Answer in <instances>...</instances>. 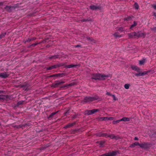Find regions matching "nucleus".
I'll return each instance as SVG.
<instances>
[{
    "instance_id": "24",
    "label": "nucleus",
    "mask_w": 156,
    "mask_h": 156,
    "mask_svg": "<svg viewBox=\"0 0 156 156\" xmlns=\"http://www.w3.org/2000/svg\"><path fill=\"white\" fill-rule=\"evenodd\" d=\"M120 120L121 121H130V119L128 118L124 117H123L122 119H120Z\"/></svg>"
},
{
    "instance_id": "58",
    "label": "nucleus",
    "mask_w": 156,
    "mask_h": 156,
    "mask_svg": "<svg viewBox=\"0 0 156 156\" xmlns=\"http://www.w3.org/2000/svg\"><path fill=\"white\" fill-rule=\"evenodd\" d=\"M2 4V3L1 2H0V5H1Z\"/></svg>"
},
{
    "instance_id": "50",
    "label": "nucleus",
    "mask_w": 156,
    "mask_h": 156,
    "mask_svg": "<svg viewBox=\"0 0 156 156\" xmlns=\"http://www.w3.org/2000/svg\"><path fill=\"white\" fill-rule=\"evenodd\" d=\"M55 77V74L51 75L49 76V77Z\"/></svg>"
},
{
    "instance_id": "1",
    "label": "nucleus",
    "mask_w": 156,
    "mask_h": 156,
    "mask_svg": "<svg viewBox=\"0 0 156 156\" xmlns=\"http://www.w3.org/2000/svg\"><path fill=\"white\" fill-rule=\"evenodd\" d=\"M92 79L97 80H103L105 79L106 77H108V75H105L104 74L96 73H93L91 75Z\"/></svg>"
},
{
    "instance_id": "49",
    "label": "nucleus",
    "mask_w": 156,
    "mask_h": 156,
    "mask_svg": "<svg viewBox=\"0 0 156 156\" xmlns=\"http://www.w3.org/2000/svg\"><path fill=\"white\" fill-rule=\"evenodd\" d=\"M135 145H134V143L130 145V147H135Z\"/></svg>"
},
{
    "instance_id": "6",
    "label": "nucleus",
    "mask_w": 156,
    "mask_h": 156,
    "mask_svg": "<svg viewBox=\"0 0 156 156\" xmlns=\"http://www.w3.org/2000/svg\"><path fill=\"white\" fill-rule=\"evenodd\" d=\"M149 72V71H144L143 72H138V73H136L135 74V76H143L147 74V73Z\"/></svg>"
},
{
    "instance_id": "53",
    "label": "nucleus",
    "mask_w": 156,
    "mask_h": 156,
    "mask_svg": "<svg viewBox=\"0 0 156 156\" xmlns=\"http://www.w3.org/2000/svg\"><path fill=\"white\" fill-rule=\"evenodd\" d=\"M134 140H138V138L137 137H135L134 138Z\"/></svg>"
},
{
    "instance_id": "22",
    "label": "nucleus",
    "mask_w": 156,
    "mask_h": 156,
    "mask_svg": "<svg viewBox=\"0 0 156 156\" xmlns=\"http://www.w3.org/2000/svg\"><path fill=\"white\" fill-rule=\"evenodd\" d=\"M64 73H59L57 74H55V76L56 77H62L65 76Z\"/></svg>"
},
{
    "instance_id": "7",
    "label": "nucleus",
    "mask_w": 156,
    "mask_h": 156,
    "mask_svg": "<svg viewBox=\"0 0 156 156\" xmlns=\"http://www.w3.org/2000/svg\"><path fill=\"white\" fill-rule=\"evenodd\" d=\"M136 37H144L146 34L144 33H141L140 31L136 32Z\"/></svg>"
},
{
    "instance_id": "56",
    "label": "nucleus",
    "mask_w": 156,
    "mask_h": 156,
    "mask_svg": "<svg viewBox=\"0 0 156 156\" xmlns=\"http://www.w3.org/2000/svg\"><path fill=\"white\" fill-rule=\"evenodd\" d=\"M67 113H68L67 112H65V113H64L65 115H67Z\"/></svg>"
},
{
    "instance_id": "38",
    "label": "nucleus",
    "mask_w": 156,
    "mask_h": 156,
    "mask_svg": "<svg viewBox=\"0 0 156 156\" xmlns=\"http://www.w3.org/2000/svg\"><path fill=\"white\" fill-rule=\"evenodd\" d=\"M23 101H20L17 103V104L18 105H22L23 103Z\"/></svg>"
},
{
    "instance_id": "52",
    "label": "nucleus",
    "mask_w": 156,
    "mask_h": 156,
    "mask_svg": "<svg viewBox=\"0 0 156 156\" xmlns=\"http://www.w3.org/2000/svg\"><path fill=\"white\" fill-rule=\"evenodd\" d=\"M104 143V142L103 141H101L100 142V144L101 145H103Z\"/></svg>"
},
{
    "instance_id": "39",
    "label": "nucleus",
    "mask_w": 156,
    "mask_h": 156,
    "mask_svg": "<svg viewBox=\"0 0 156 156\" xmlns=\"http://www.w3.org/2000/svg\"><path fill=\"white\" fill-rule=\"evenodd\" d=\"M46 69L47 70H51V69H53V68H52V66H50V67H48L46 68Z\"/></svg>"
},
{
    "instance_id": "40",
    "label": "nucleus",
    "mask_w": 156,
    "mask_h": 156,
    "mask_svg": "<svg viewBox=\"0 0 156 156\" xmlns=\"http://www.w3.org/2000/svg\"><path fill=\"white\" fill-rule=\"evenodd\" d=\"M131 19V17H129H129H127L125 18H124V20H126V21H128L130 19Z\"/></svg>"
},
{
    "instance_id": "10",
    "label": "nucleus",
    "mask_w": 156,
    "mask_h": 156,
    "mask_svg": "<svg viewBox=\"0 0 156 156\" xmlns=\"http://www.w3.org/2000/svg\"><path fill=\"white\" fill-rule=\"evenodd\" d=\"M9 74L6 72L0 73V77L2 78H5L8 77Z\"/></svg>"
},
{
    "instance_id": "14",
    "label": "nucleus",
    "mask_w": 156,
    "mask_h": 156,
    "mask_svg": "<svg viewBox=\"0 0 156 156\" xmlns=\"http://www.w3.org/2000/svg\"><path fill=\"white\" fill-rule=\"evenodd\" d=\"M90 9L94 10L96 9H100V7L99 6L91 5L90 6Z\"/></svg>"
},
{
    "instance_id": "9",
    "label": "nucleus",
    "mask_w": 156,
    "mask_h": 156,
    "mask_svg": "<svg viewBox=\"0 0 156 156\" xmlns=\"http://www.w3.org/2000/svg\"><path fill=\"white\" fill-rule=\"evenodd\" d=\"M127 35L130 38L136 37V32H135L128 33Z\"/></svg>"
},
{
    "instance_id": "43",
    "label": "nucleus",
    "mask_w": 156,
    "mask_h": 156,
    "mask_svg": "<svg viewBox=\"0 0 156 156\" xmlns=\"http://www.w3.org/2000/svg\"><path fill=\"white\" fill-rule=\"evenodd\" d=\"M134 145L135 146H139V145H140V144H139L138 142H135L134 143Z\"/></svg>"
},
{
    "instance_id": "33",
    "label": "nucleus",
    "mask_w": 156,
    "mask_h": 156,
    "mask_svg": "<svg viewBox=\"0 0 156 156\" xmlns=\"http://www.w3.org/2000/svg\"><path fill=\"white\" fill-rule=\"evenodd\" d=\"M144 62L145 60H141L139 61V64L140 65H143L144 63Z\"/></svg>"
},
{
    "instance_id": "41",
    "label": "nucleus",
    "mask_w": 156,
    "mask_h": 156,
    "mask_svg": "<svg viewBox=\"0 0 156 156\" xmlns=\"http://www.w3.org/2000/svg\"><path fill=\"white\" fill-rule=\"evenodd\" d=\"M114 118L112 117H107V119L108 120H112Z\"/></svg>"
},
{
    "instance_id": "19",
    "label": "nucleus",
    "mask_w": 156,
    "mask_h": 156,
    "mask_svg": "<svg viewBox=\"0 0 156 156\" xmlns=\"http://www.w3.org/2000/svg\"><path fill=\"white\" fill-rule=\"evenodd\" d=\"M36 38L35 37H33L31 38H29L26 40L24 42V43H26L27 42H29L31 41L36 40Z\"/></svg>"
},
{
    "instance_id": "18",
    "label": "nucleus",
    "mask_w": 156,
    "mask_h": 156,
    "mask_svg": "<svg viewBox=\"0 0 156 156\" xmlns=\"http://www.w3.org/2000/svg\"><path fill=\"white\" fill-rule=\"evenodd\" d=\"M74 85V84L73 83H70L68 84H66L65 85H63L61 87V88H64L65 87L68 88L69 87L72 86Z\"/></svg>"
},
{
    "instance_id": "57",
    "label": "nucleus",
    "mask_w": 156,
    "mask_h": 156,
    "mask_svg": "<svg viewBox=\"0 0 156 156\" xmlns=\"http://www.w3.org/2000/svg\"><path fill=\"white\" fill-rule=\"evenodd\" d=\"M3 92V91H1L0 90V93H2Z\"/></svg>"
},
{
    "instance_id": "11",
    "label": "nucleus",
    "mask_w": 156,
    "mask_h": 156,
    "mask_svg": "<svg viewBox=\"0 0 156 156\" xmlns=\"http://www.w3.org/2000/svg\"><path fill=\"white\" fill-rule=\"evenodd\" d=\"M76 124V122H74L72 123H69L68 124L66 125L64 127V128L66 129L69 128H70L71 127L73 126Z\"/></svg>"
},
{
    "instance_id": "17",
    "label": "nucleus",
    "mask_w": 156,
    "mask_h": 156,
    "mask_svg": "<svg viewBox=\"0 0 156 156\" xmlns=\"http://www.w3.org/2000/svg\"><path fill=\"white\" fill-rule=\"evenodd\" d=\"M113 35L115 38H117V37H122V35L121 34H119V33L118 32H116L114 33L113 34Z\"/></svg>"
},
{
    "instance_id": "2",
    "label": "nucleus",
    "mask_w": 156,
    "mask_h": 156,
    "mask_svg": "<svg viewBox=\"0 0 156 156\" xmlns=\"http://www.w3.org/2000/svg\"><path fill=\"white\" fill-rule=\"evenodd\" d=\"M98 99V97L97 96L92 97L87 96L84 98L83 101L86 103H90Z\"/></svg>"
},
{
    "instance_id": "45",
    "label": "nucleus",
    "mask_w": 156,
    "mask_h": 156,
    "mask_svg": "<svg viewBox=\"0 0 156 156\" xmlns=\"http://www.w3.org/2000/svg\"><path fill=\"white\" fill-rule=\"evenodd\" d=\"M106 94L107 95H109L110 96H112V95H113V94H112L110 93L109 92H107L106 93Z\"/></svg>"
},
{
    "instance_id": "48",
    "label": "nucleus",
    "mask_w": 156,
    "mask_h": 156,
    "mask_svg": "<svg viewBox=\"0 0 156 156\" xmlns=\"http://www.w3.org/2000/svg\"><path fill=\"white\" fill-rule=\"evenodd\" d=\"M38 43H34L32 44L31 46H35L36 45H37V44H38Z\"/></svg>"
},
{
    "instance_id": "12",
    "label": "nucleus",
    "mask_w": 156,
    "mask_h": 156,
    "mask_svg": "<svg viewBox=\"0 0 156 156\" xmlns=\"http://www.w3.org/2000/svg\"><path fill=\"white\" fill-rule=\"evenodd\" d=\"M60 85L59 81H56L55 83H53L51 85V87L53 88H56Z\"/></svg>"
},
{
    "instance_id": "8",
    "label": "nucleus",
    "mask_w": 156,
    "mask_h": 156,
    "mask_svg": "<svg viewBox=\"0 0 156 156\" xmlns=\"http://www.w3.org/2000/svg\"><path fill=\"white\" fill-rule=\"evenodd\" d=\"M108 137H109L112 139H114L116 140H118L120 139V137L119 136H115L114 134H110L108 135Z\"/></svg>"
},
{
    "instance_id": "23",
    "label": "nucleus",
    "mask_w": 156,
    "mask_h": 156,
    "mask_svg": "<svg viewBox=\"0 0 156 156\" xmlns=\"http://www.w3.org/2000/svg\"><path fill=\"white\" fill-rule=\"evenodd\" d=\"M77 66V65H73V64H70L69 65H68L66 66V67L67 68H73V67H76Z\"/></svg>"
},
{
    "instance_id": "25",
    "label": "nucleus",
    "mask_w": 156,
    "mask_h": 156,
    "mask_svg": "<svg viewBox=\"0 0 156 156\" xmlns=\"http://www.w3.org/2000/svg\"><path fill=\"white\" fill-rule=\"evenodd\" d=\"M58 55H53L52 56L49 57V58L50 59H55L56 58H58Z\"/></svg>"
},
{
    "instance_id": "20",
    "label": "nucleus",
    "mask_w": 156,
    "mask_h": 156,
    "mask_svg": "<svg viewBox=\"0 0 156 156\" xmlns=\"http://www.w3.org/2000/svg\"><path fill=\"white\" fill-rule=\"evenodd\" d=\"M86 38L88 41H90L92 43H95V41L94 40L92 37H87Z\"/></svg>"
},
{
    "instance_id": "42",
    "label": "nucleus",
    "mask_w": 156,
    "mask_h": 156,
    "mask_svg": "<svg viewBox=\"0 0 156 156\" xmlns=\"http://www.w3.org/2000/svg\"><path fill=\"white\" fill-rule=\"evenodd\" d=\"M112 96L113 98V100L114 101H116V100H117L118 99L117 98L115 97V95L113 94V95H112Z\"/></svg>"
},
{
    "instance_id": "31",
    "label": "nucleus",
    "mask_w": 156,
    "mask_h": 156,
    "mask_svg": "<svg viewBox=\"0 0 156 156\" xmlns=\"http://www.w3.org/2000/svg\"><path fill=\"white\" fill-rule=\"evenodd\" d=\"M103 133L102 132H99L98 133H97V135L99 137H102V134Z\"/></svg>"
},
{
    "instance_id": "5",
    "label": "nucleus",
    "mask_w": 156,
    "mask_h": 156,
    "mask_svg": "<svg viewBox=\"0 0 156 156\" xmlns=\"http://www.w3.org/2000/svg\"><path fill=\"white\" fill-rule=\"evenodd\" d=\"M15 8L16 7L14 5H6L4 8L7 11L10 12L12 10H14Z\"/></svg>"
},
{
    "instance_id": "54",
    "label": "nucleus",
    "mask_w": 156,
    "mask_h": 156,
    "mask_svg": "<svg viewBox=\"0 0 156 156\" xmlns=\"http://www.w3.org/2000/svg\"><path fill=\"white\" fill-rule=\"evenodd\" d=\"M153 15L155 16V17H156V12H154L153 13Z\"/></svg>"
},
{
    "instance_id": "21",
    "label": "nucleus",
    "mask_w": 156,
    "mask_h": 156,
    "mask_svg": "<svg viewBox=\"0 0 156 156\" xmlns=\"http://www.w3.org/2000/svg\"><path fill=\"white\" fill-rule=\"evenodd\" d=\"M92 21V19L90 17L88 18L87 19H83L81 20V21L82 22H87V21Z\"/></svg>"
},
{
    "instance_id": "35",
    "label": "nucleus",
    "mask_w": 156,
    "mask_h": 156,
    "mask_svg": "<svg viewBox=\"0 0 156 156\" xmlns=\"http://www.w3.org/2000/svg\"><path fill=\"white\" fill-rule=\"evenodd\" d=\"M5 98V96L4 95H0V100H4Z\"/></svg>"
},
{
    "instance_id": "15",
    "label": "nucleus",
    "mask_w": 156,
    "mask_h": 156,
    "mask_svg": "<svg viewBox=\"0 0 156 156\" xmlns=\"http://www.w3.org/2000/svg\"><path fill=\"white\" fill-rule=\"evenodd\" d=\"M139 146L141 148H146L148 147V144L147 143H143L140 144Z\"/></svg>"
},
{
    "instance_id": "26",
    "label": "nucleus",
    "mask_w": 156,
    "mask_h": 156,
    "mask_svg": "<svg viewBox=\"0 0 156 156\" xmlns=\"http://www.w3.org/2000/svg\"><path fill=\"white\" fill-rule=\"evenodd\" d=\"M137 25V23L136 21H134L133 24L130 27V29H131L132 28L134 27Z\"/></svg>"
},
{
    "instance_id": "4",
    "label": "nucleus",
    "mask_w": 156,
    "mask_h": 156,
    "mask_svg": "<svg viewBox=\"0 0 156 156\" xmlns=\"http://www.w3.org/2000/svg\"><path fill=\"white\" fill-rule=\"evenodd\" d=\"M99 111V110L97 109H94L91 110H86L85 112V114L88 115H91L98 112Z\"/></svg>"
},
{
    "instance_id": "51",
    "label": "nucleus",
    "mask_w": 156,
    "mask_h": 156,
    "mask_svg": "<svg viewBox=\"0 0 156 156\" xmlns=\"http://www.w3.org/2000/svg\"><path fill=\"white\" fill-rule=\"evenodd\" d=\"M65 83V81H59V83L60 84V85L62 83Z\"/></svg>"
},
{
    "instance_id": "27",
    "label": "nucleus",
    "mask_w": 156,
    "mask_h": 156,
    "mask_svg": "<svg viewBox=\"0 0 156 156\" xmlns=\"http://www.w3.org/2000/svg\"><path fill=\"white\" fill-rule=\"evenodd\" d=\"M6 34V33L4 32L0 34V39L2 38Z\"/></svg>"
},
{
    "instance_id": "46",
    "label": "nucleus",
    "mask_w": 156,
    "mask_h": 156,
    "mask_svg": "<svg viewBox=\"0 0 156 156\" xmlns=\"http://www.w3.org/2000/svg\"><path fill=\"white\" fill-rule=\"evenodd\" d=\"M23 126V125H19V126H16V127L17 128H21V127H22Z\"/></svg>"
},
{
    "instance_id": "47",
    "label": "nucleus",
    "mask_w": 156,
    "mask_h": 156,
    "mask_svg": "<svg viewBox=\"0 0 156 156\" xmlns=\"http://www.w3.org/2000/svg\"><path fill=\"white\" fill-rule=\"evenodd\" d=\"M74 47H75V48L81 47V45H79V44H78V45H75Z\"/></svg>"
},
{
    "instance_id": "30",
    "label": "nucleus",
    "mask_w": 156,
    "mask_h": 156,
    "mask_svg": "<svg viewBox=\"0 0 156 156\" xmlns=\"http://www.w3.org/2000/svg\"><path fill=\"white\" fill-rule=\"evenodd\" d=\"M121 121L120 119L117 120L116 121H113L112 122V123L113 124H116L117 123H118L119 122Z\"/></svg>"
},
{
    "instance_id": "44",
    "label": "nucleus",
    "mask_w": 156,
    "mask_h": 156,
    "mask_svg": "<svg viewBox=\"0 0 156 156\" xmlns=\"http://www.w3.org/2000/svg\"><path fill=\"white\" fill-rule=\"evenodd\" d=\"M151 6L154 9L156 10V4L152 5Z\"/></svg>"
},
{
    "instance_id": "34",
    "label": "nucleus",
    "mask_w": 156,
    "mask_h": 156,
    "mask_svg": "<svg viewBox=\"0 0 156 156\" xmlns=\"http://www.w3.org/2000/svg\"><path fill=\"white\" fill-rule=\"evenodd\" d=\"M124 28L123 27H119L118 29V30H119L120 32H122L123 31Z\"/></svg>"
},
{
    "instance_id": "55",
    "label": "nucleus",
    "mask_w": 156,
    "mask_h": 156,
    "mask_svg": "<svg viewBox=\"0 0 156 156\" xmlns=\"http://www.w3.org/2000/svg\"><path fill=\"white\" fill-rule=\"evenodd\" d=\"M153 30H156V27H154L153 28Z\"/></svg>"
},
{
    "instance_id": "3",
    "label": "nucleus",
    "mask_w": 156,
    "mask_h": 156,
    "mask_svg": "<svg viewBox=\"0 0 156 156\" xmlns=\"http://www.w3.org/2000/svg\"><path fill=\"white\" fill-rule=\"evenodd\" d=\"M118 152L116 151H113L107 153L103 154L99 156H115L117 155Z\"/></svg>"
},
{
    "instance_id": "13",
    "label": "nucleus",
    "mask_w": 156,
    "mask_h": 156,
    "mask_svg": "<svg viewBox=\"0 0 156 156\" xmlns=\"http://www.w3.org/2000/svg\"><path fill=\"white\" fill-rule=\"evenodd\" d=\"M131 68L133 70L136 71L138 72H141L140 69L136 66H131Z\"/></svg>"
},
{
    "instance_id": "36",
    "label": "nucleus",
    "mask_w": 156,
    "mask_h": 156,
    "mask_svg": "<svg viewBox=\"0 0 156 156\" xmlns=\"http://www.w3.org/2000/svg\"><path fill=\"white\" fill-rule=\"evenodd\" d=\"M102 137H108V135L107 133H103Z\"/></svg>"
},
{
    "instance_id": "28",
    "label": "nucleus",
    "mask_w": 156,
    "mask_h": 156,
    "mask_svg": "<svg viewBox=\"0 0 156 156\" xmlns=\"http://www.w3.org/2000/svg\"><path fill=\"white\" fill-rule=\"evenodd\" d=\"M134 6L135 8L136 9H138L139 8V6L138 5V4L136 3L135 2L134 4Z\"/></svg>"
},
{
    "instance_id": "16",
    "label": "nucleus",
    "mask_w": 156,
    "mask_h": 156,
    "mask_svg": "<svg viewBox=\"0 0 156 156\" xmlns=\"http://www.w3.org/2000/svg\"><path fill=\"white\" fill-rule=\"evenodd\" d=\"M59 112V111H58L57 112H54L52 113H51L50 115L48 117V119H52L54 118V116L55 115L56 113H58Z\"/></svg>"
},
{
    "instance_id": "37",
    "label": "nucleus",
    "mask_w": 156,
    "mask_h": 156,
    "mask_svg": "<svg viewBox=\"0 0 156 156\" xmlns=\"http://www.w3.org/2000/svg\"><path fill=\"white\" fill-rule=\"evenodd\" d=\"M107 117H103L101 118L100 119H101L102 120H108V119H107Z\"/></svg>"
},
{
    "instance_id": "29",
    "label": "nucleus",
    "mask_w": 156,
    "mask_h": 156,
    "mask_svg": "<svg viewBox=\"0 0 156 156\" xmlns=\"http://www.w3.org/2000/svg\"><path fill=\"white\" fill-rule=\"evenodd\" d=\"M129 86H130L129 84H125L124 87L125 89H127L129 88Z\"/></svg>"
},
{
    "instance_id": "32",
    "label": "nucleus",
    "mask_w": 156,
    "mask_h": 156,
    "mask_svg": "<svg viewBox=\"0 0 156 156\" xmlns=\"http://www.w3.org/2000/svg\"><path fill=\"white\" fill-rule=\"evenodd\" d=\"M52 66L53 69H55L57 68V67H59L60 66L59 65L56 64Z\"/></svg>"
}]
</instances>
